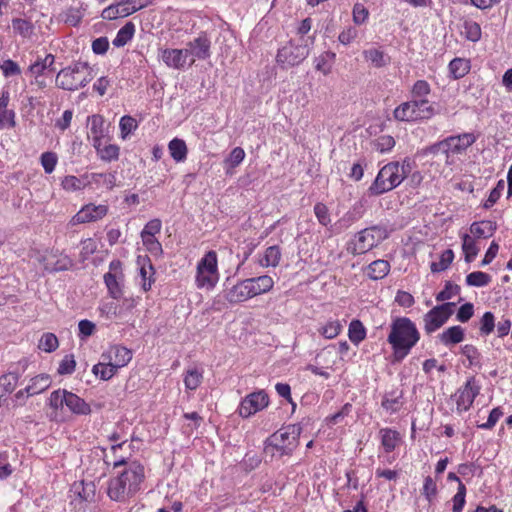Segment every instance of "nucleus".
<instances>
[{
  "label": "nucleus",
  "instance_id": "obj_1",
  "mask_svg": "<svg viewBox=\"0 0 512 512\" xmlns=\"http://www.w3.org/2000/svg\"><path fill=\"white\" fill-rule=\"evenodd\" d=\"M126 465L122 472L109 481L108 496L111 500L124 502L140 489L144 479V467L136 462L126 463L123 459L114 463V468Z\"/></svg>",
  "mask_w": 512,
  "mask_h": 512
},
{
  "label": "nucleus",
  "instance_id": "obj_2",
  "mask_svg": "<svg viewBox=\"0 0 512 512\" xmlns=\"http://www.w3.org/2000/svg\"><path fill=\"white\" fill-rule=\"evenodd\" d=\"M420 339L416 325L406 317L396 318L391 326L387 341L392 346L393 357L401 361Z\"/></svg>",
  "mask_w": 512,
  "mask_h": 512
},
{
  "label": "nucleus",
  "instance_id": "obj_3",
  "mask_svg": "<svg viewBox=\"0 0 512 512\" xmlns=\"http://www.w3.org/2000/svg\"><path fill=\"white\" fill-rule=\"evenodd\" d=\"M411 170V162L408 159L384 165L370 185L369 193L377 196L393 190L403 182Z\"/></svg>",
  "mask_w": 512,
  "mask_h": 512
},
{
  "label": "nucleus",
  "instance_id": "obj_4",
  "mask_svg": "<svg viewBox=\"0 0 512 512\" xmlns=\"http://www.w3.org/2000/svg\"><path fill=\"white\" fill-rule=\"evenodd\" d=\"M314 37L291 39L278 49L276 61L283 68H290L302 63L310 54Z\"/></svg>",
  "mask_w": 512,
  "mask_h": 512
},
{
  "label": "nucleus",
  "instance_id": "obj_5",
  "mask_svg": "<svg viewBox=\"0 0 512 512\" xmlns=\"http://www.w3.org/2000/svg\"><path fill=\"white\" fill-rule=\"evenodd\" d=\"M92 72L87 63L77 62L60 70L56 76L57 87L75 91L92 80Z\"/></svg>",
  "mask_w": 512,
  "mask_h": 512
},
{
  "label": "nucleus",
  "instance_id": "obj_6",
  "mask_svg": "<svg viewBox=\"0 0 512 512\" xmlns=\"http://www.w3.org/2000/svg\"><path fill=\"white\" fill-rule=\"evenodd\" d=\"M393 114L398 121H417L430 119L435 115V109L428 99L412 98L396 107Z\"/></svg>",
  "mask_w": 512,
  "mask_h": 512
},
{
  "label": "nucleus",
  "instance_id": "obj_7",
  "mask_svg": "<svg viewBox=\"0 0 512 512\" xmlns=\"http://www.w3.org/2000/svg\"><path fill=\"white\" fill-rule=\"evenodd\" d=\"M388 237L387 230L380 226H372L358 232L351 240L348 251L354 255L364 254Z\"/></svg>",
  "mask_w": 512,
  "mask_h": 512
},
{
  "label": "nucleus",
  "instance_id": "obj_8",
  "mask_svg": "<svg viewBox=\"0 0 512 512\" xmlns=\"http://www.w3.org/2000/svg\"><path fill=\"white\" fill-rule=\"evenodd\" d=\"M218 278L217 254L215 251H209L197 264V287L212 289Z\"/></svg>",
  "mask_w": 512,
  "mask_h": 512
},
{
  "label": "nucleus",
  "instance_id": "obj_9",
  "mask_svg": "<svg viewBox=\"0 0 512 512\" xmlns=\"http://www.w3.org/2000/svg\"><path fill=\"white\" fill-rule=\"evenodd\" d=\"M301 427L290 425L271 435L267 442L281 454L289 455L298 446Z\"/></svg>",
  "mask_w": 512,
  "mask_h": 512
},
{
  "label": "nucleus",
  "instance_id": "obj_10",
  "mask_svg": "<svg viewBox=\"0 0 512 512\" xmlns=\"http://www.w3.org/2000/svg\"><path fill=\"white\" fill-rule=\"evenodd\" d=\"M476 141L472 133H463L458 136H451L431 147V151L441 152L446 156V162L449 163L451 155L461 154Z\"/></svg>",
  "mask_w": 512,
  "mask_h": 512
},
{
  "label": "nucleus",
  "instance_id": "obj_11",
  "mask_svg": "<svg viewBox=\"0 0 512 512\" xmlns=\"http://www.w3.org/2000/svg\"><path fill=\"white\" fill-rule=\"evenodd\" d=\"M454 306L455 303L447 302L428 311L423 317L425 332L431 334L441 328L453 314Z\"/></svg>",
  "mask_w": 512,
  "mask_h": 512
},
{
  "label": "nucleus",
  "instance_id": "obj_12",
  "mask_svg": "<svg viewBox=\"0 0 512 512\" xmlns=\"http://www.w3.org/2000/svg\"><path fill=\"white\" fill-rule=\"evenodd\" d=\"M185 49L189 56V66H192L196 60L210 58L211 40L206 33H200L196 38L187 43Z\"/></svg>",
  "mask_w": 512,
  "mask_h": 512
},
{
  "label": "nucleus",
  "instance_id": "obj_13",
  "mask_svg": "<svg viewBox=\"0 0 512 512\" xmlns=\"http://www.w3.org/2000/svg\"><path fill=\"white\" fill-rule=\"evenodd\" d=\"M479 392L480 386L474 378H470L454 395L457 410L459 412L469 410Z\"/></svg>",
  "mask_w": 512,
  "mask_h": 512
},
{
  "label": "nucleus",
  "instance_id": "obj_14",
  "mask_svg": "<svg viewBox=\"0 0 512 512\" xmlns=\"http://www.w3.org/2000/svg\"><path fill=\"white\" fill-rule=\"evenodd\" d=\"M268 405V395L263 391L253 392L246 396L239 405L238 412L241 417L247 418Z\"/></svg>",
  "mask_w": 512,
  "mask_h": 512
},
{
  "label": "nucleus",
  "instance_id": "obj_15",
  "mask_svg": "<svg viewBox=\"0 0 512 512\" xmlns=\"http://www.w3.org/2000/svg\"><path fill=\"white\" fill-rule=\"evenodd\" d=\"M120 267L121 263L119 261H112L109 265V272L104 275L105 285L110 296L114 299H119L123 294V274Z\"/></svg>",
  "mask_w": 512,
  "mask_h": 512
},
{
  "label": "nucleus",
  "instance_id": "obj_16",
  "mask_svg": "<svg viewBox=\"0 0 512 512\" xmlns=\"http://www.w3.org/2000/svg\"><path fill=\"white\" fill-rule=\"evenodd\" d=\"M108 213V206L105 204L95 205L93 203L83 206L72 218L71 223L73 225L95 222Z\"/></svg>",
  "mask_w": 512,
  "mask_h": 512
},
{
  "label": "nucleus",
  "instance_id": "obj_17",
  "mask_svg": "<svg viewBox=\"0 0 512 512\" xmlns=\"http://www.w3.org/2000/svg\"><path fill=\"white\" fill-rule=\"evenodd\" d=\"M160 57L164 64L175 70H183L189 66V56L185 48H166L160 50Z\"/></svg>",
  "mask_w": 512,
  "mask_h": 512
},
{
  "label": "nucleus",
  "instance_id": "obj_18",
  "mask_svg": "<svg viewBox=\"0 0 512 512\" xmlns=\"http://www.w3.org/2000/svg\"><path fill=\"white\" fill-rule=\"evenodd\" d=\"M101 359L108 365L120 369L125 367L132 359V352L121 345H113L102 353Z\"/></svg>",
  "mask_w": 512,
  "mask_h": 512
},
{
  "label": "nucleus",
  "instance_id": "obj_19",
  "mask_svg": "<svg viewBox=\"0 0 512 512\" xmlns=\"http://www.w3.org/2000/svg\"><path fill=\"white\" fill-rule=\"evenodd\" d=\"M87 123L89 127L88 138L91 139L92 145L105 139L107 128L103 116L99 114L92 115L88 117Z\"/></svg>",
  "mask_w": 512,
  "mask_h": 512
},
{
  "label": "nucleus",
  "instance_id": "obj_20",
  "mask_svg": "<svg viewBox=\"0 0 512 512\" xmlns=\"http://www.w3.org/2000/svg\"><path fill=\"white\" fill-rule=\"evenodd\" d=\"M225 298L232 304L245 302L253 298L247 280L235 284L227 291Z\"/></svg>",
  "mask_w": 512,
  "mask_h": 512
},
{
  "label": "nucleus",
  "instance_id": "obj_21",
  "mask_svg": "<svg viewBox=\"0 0 512 512\" xmlns=\"http://www.w3.org/2000/svg\"><path fill=\"white\" fill-rule=\"evenodd\" d=\"M246 280L249 284V288L253 298L268 293L274 287V280L269 275L248 278Z\"/></svg>",
  "mask_w": 512,
  "mask_h": 512
},
{
  "label": "nucleus",
  "instance_id": "obj_22",
  "mask_svg": "<svg viewBox=\"0 0 512 512\" xmlns=\"http://www.w3.org/2000/svg\"><path fill=\"white\" fill-rule=\"evenodd\" d=\"M67 400V390L58 389L51 393L49 397V406L53 410L50 414V419L54 421H59V410H62L64 406H66Z\"/></svg>",
  "mask_w": 512,
  "mask_h": 512
},
{
  "label": "nucleus",
  "instance_id": "obj_23",
  "mask_svg": "<svg viewBox=\"0 0 512 512\" xmlns=\"http://www.w3.org/2000/svg\"><path fill=\"white\" fill-rule=\"evenodd\" d=\"M438 340L445 346L456 345L464 340V329L461 326H452L437 336Z\"/></svg>",
  "mask_w": 512,
  "mask_h": 512
},
{
  "label": "nucleus",
  "instance_id": "obj_24",
  "mask_svg": "<svg viewBox=\"0 0 512 512\" xmlns=\"http://www.w3.org/2000/svg\"><path fill=\"white\" fill-rule=\"evenodd\" d=\"M88 184L96 185L97 187H104L107 190H112L116 185V173H92L85 177Z\"/></svg>",
  "mask_w": 512,
  "mask_h": 512
},
{
  "label": "nucleus",
  "instance_id": "obj_25",
  "mask_svg": "<svg viewBox=\"0 0 512 512\" xmlns=\"http://www.w3.org/2000/svg\"><path fill=\"white\" fill-rule=\"evenodd\" d=\"M66 407L70 412L77 415H89L91 413L90 405L70 391H67Z\"/></svg>",
  "mask_w": 512,
  "mask_h": 512
},
{
  "label": "nucleus",
  "instance_id": "obj_26",
  "mask_svg": "<svg viewBox=\"0 0 512 512\" xmlns=\"http://www.w3.org/2000/svg\"><path fill=\"white\" fill-rule=\"evenodd\" d=\"M93 147L103 161L111 162L119 157V147L115 144H108L105 139L94 144Z\"/></svg>",
  "mask_w": 512,
  "mask_h": 512
},
{
  "label": "nucleus",
  "instance_id": "obj_27",
  "mask_svg": "<svg viewBox=\"0 0 512 512\" xmlns=\"http://www.w3.org/2000/svg\"><path fill=\"white\" fill-rule=\"evenodd\" d=\"M281 250L279 246L273 245L264 251L263 255L259 257L258 263L261 267H277L281 260Z\"/></svg>",
  "mask_w": 512,
  "mask_h": 512
},
{
  "label": "nucleus",
  "instance_id": "obj_28",
  "mask_svg": "<svg viewBox=\"0 0 512 512\" xmlns=\"http://www.w3.org/2000/svg\"><path fill=\"white\" fill-rule=\"evenodd\" d=\"M367 275L372 280L383 279L390 271V263L384 259H378L367 267Z\"/></svg>",
  "mask_w": 512,
  "mask_h": 512
},
{
  "label": "nucleus",
  "instance_id": "obj_29",
  "mask_svg": "<svg viewBox=\"0 0 512 512\" xmlns=\"http://www.w3.org/2000/svg\"><path fill=\"white\" fill-rule=\"evenodd\" d=\"M51 384L50 377L46 374L38 375L30 380V384L25 388L27 396H33L45 391Z\"/></svg>",
  "mask_w": 512,
  "mask_h": 512
},
{
  "label": "nucleus",
  "instance_id": "obj_30",
  "mask_svg": "<svg viewBox=\"0 0 512 512\" xmlns=\"http://www.w3.org/2000/svg\"><path fill=\"white\" fill-rule=\"evenodd\" d=\"M379 435L381 438V444L384 450L388 453L393 451L400 441V434L396 430L390 428H382L379 431Z\"/></svg>",
  "mask_w": 512,
  "mask_h": 512
},
{
  "label": "nucleus",
  "instance_id": "obj_31",
  "mask_svg": "<svg viewBox=\"0 0 512 512\" xmlns=\"http://www.w3.org/2000/svg\"><path fill=\"white\" fill-rule=\"evenodd\" d=\"M171 157L176 162H183L187 158V145L184 140L179 138L172 139L168 144Z\"/></svg>",
  "mask_w": 512,
  "mask_h": 512
},
{
  "label": "nucleus",
  "instance_id": "obj_32",
  "mask_svg": "<svg viewBox=\"0 0 512 512\" xmlns=\"http://www.w3.org/2000/svg\"><path fill=\"white\" fill-rule=\"evenodd\" d=\"M336 54L326 51L314 59L315 69L327 76L332 71V62L335 60Z\"/></svg>",
  "mask_w": 512,
  "mask_h": 512
},
{
  "label": "nucleus",
  "instance_id": "obj_33",
  "mask_svg": "<svg viewBox=\"0 0 512 512\" xmlns=\"http://www.w3.org/2000/svg\"><path fill=\"white\" fill-rule=\"evenodd\" d=\"M364 59L376 68H381L389 63V57L385 53L376 48H370L363 51Z\"/></svg>",
  "mask_w": 512,
  "mask_h": 512
},
{
  "label": "nucleus",
  "instance_id": "obj_34",
  "mask_svg": "<svg viewBox=\"0 0 512 512\" xmlns=\"http://www.w3.org/2000/svg\"><path fill=\"white\" fill-rule=\"evenodd\" d=\"M55 58L52 54L46 55L43 59L36 60L28 68L31 76L37 78L45 73L54 64Z\"/></svg>",
  "mask_w": 512,
  "mask_h": 512
},
{
  "label": "nucleus",
  "instance_id": "obj_35",
  "mask_svg": "<svg viewBox=\"0 0 512 512\" xmlns=\"http://www.w3.org/2000/svg\"><path fill=\"white\" fill-rule=\"evenodd\" d=\"M343 329V325L340 320H329L326 323L322 324L318 328V332L326 339H334L336 338Z\"/></svg>",
  "mask_w": 512,
  "mask_h": 512
},
{
  "label": "nucleus",
  "instance_id": "obj_36",
  "mask_svg": "<svg viewBox=\"0 0 512 512\" xmlns=\"http://www.w3.org/2000/svg\"><path fill=\"white\" fill-rule=\"evenodd\" d=\"M134 33H135V25L132 22H127L117 32L116 37L112 41L113 45L115 47L125 46L132 39Z\"/></svg>",
  "mask_w": 512,
  "mask_h": 512
},
{
  "label": "nucleus",
  "instance_id": "obj_37",
  "mask_svg": "<svg viewBox=\"0 0 512 512\" xmlns=\"http://www.w3.org/2000/svg\"><path fill=\"white\" fill-rule=\"evenodd\" d=\"M496 227L491 221L474 222L470 232L477 238H488L493 235Z\"/></svg>",
  "mask_w": 512,
  "mask_h": 512
},
{
  "label": "nucleus",
  "instance_id": "obj_38",
  "mask_svg": "<svg viewBox=\"0 0 512 512\" xmlns=\"http://www.w3.org/2000/svg\"><path fill=\"white\" fill-rule=\"evenodd\" d=\"M462 250L465 254V260L467 262H472L479 252V247L477 246L476 241L473 239L472 236L468 234H463Z\"/></svg>",
  "mask_w": 512,
  "mask_h": 512
},
{
  "label": "nucleus",
  "instance_id": "obj_39",
  "mask_svg": "<svg viewBox=\"0 0 512 512\" xmlns=\"http://www.w3.org/2000/svg\"><path fill=\"white\" fill-rule=\"evenodd\" d=\"M118 369L116 367L108 365L106 361H101L94 365L92 368V373L99 377L101 380H109L111 379L116 373Z\"/></svg>",
  "mask_w": 512,
  "mask_h": 512
},
{
  "label": "nucleus",
  "instance_id": "obj_40",
  "mask_svg": "<svg viewBox=\"0 0 512 512\" xmlns=\"http://www.w3.org/2000/svg\"><path fill=\"white\" fill-rule=\"evenodd\" d=\"M469 70V62L462 58H455L449 64V71L455 79L464 77Z\"/></svg>",
  "mask_w": 512,
  "mask_h": 512
},
{
  "label": "nucleus",
  "instance_id": "obj_41",
  "mask_svg": "<svg viewBox=\"0 0 512 512\" xmlns=\"http://www.w3.org/2000/svg\"><path fill=\"white\" fill-rule=\"evenodd\" d=\"M348 336L351 342L358 344L366 337V330L361 321L352 320L349 324Z\"/></svg>",
  "mask_w": 512,
  "mask_h": 512
},
{
  "label": "nucleus",
  "instance_id": "obj_42",
  "mask_svg": "<svg viewBox=\"0 0 512 512\" xmlns=\"http://www.w3.org/2000/svg\"><path fill=\"white\" fill-rule=\"evenodd\" d=\"M491 280V276L482 271L471 272L466 276V284L472 287H485Z\"/></svg>",
  "mask_w": 512,
  "mask_h": 512
},
{
  "label": "nucleus",
  "instance_id": "obj_43",
  "mask_svg": "<svg viewBox=\"0 0 512 512\" xmlns=\"http://www.w3.org/2000/svg\"><path fill=\"white\" fill-rule=\"evenodd\" d=\"M203 374L202 371L197 368H192L187 370L184 376V384L185 387L189 390L197 389L202 383Z\"/></svg>",
  "mask_w": 512,
  "mask_h": 512
},
{
  "label": "nucleus",
  "instance_id": "obj_44",
  "mask_svg": "<svg viewBox=\"0 0 512 512\" xmlns=\"http://www.w3.org/2000/svg\"><path fill=\"white\" fill-rule=\"evenodd\" d=\"M18 375L16 373H8L0 377V391L3 396L14 391L18 383Z\"/></svg>",
  "mask_w": 512,
  "mask_h": 512
},
{
  "label": "nucleus",
  "instance_id": "obj_45",
  "mask_svg": "<svg viewBox=\"0 0 512 512\" xmlns=\"http://www.w3.org/2000/svg\"><path fill=\"white\" fill-rule=\"evenodd\" d=\"M462 34L470 41L476 42L481 38V27L475 21H465Z\"/></svg>",
  "mask_w": 512,
  "mask_h": 512
},
{
  "label": "nucleus",
  "instance_id": "obj_46",
  "mask_svg": "<svg viewBox=\"0 0 512 512\" xmlns=\"http://www.w3.org/2000/svg\"><path fill=\"white\" fill-rule=\"evenodd\" d=\"M462 354L468 360V367H481V356L478 349L470 344L462 347Z\"/></svg>",
  "mask_w": 512,
  "mask_h": 512
},
{
  "label": "nucleus",
  "instance_id": "obj_47",
  "mask_svg": "<svg viewBox=\"0 0 512 512\" xmlns=\"http://www.w3.org/2000/svg\"><path fill=\"white\" fill-rule=\"evenodd\" d=\"M454 259V253L451 249H447L442 252L440 255V259L438 262H433L431 264V271L432 272H441L446 270L449 265L452 263Z\"/></svg>",
  "mask_w": 512,
  "mask_h": 512
},
{
  "label": "nucleus",
  "instance_id": "obj_48",
  "mask_svg": "<svg viewBox=\"0 0 512 512\" xmlns=\"http://www.w3.org/2000/svg\"><path fill=\"white\" fill-rule=\"evenodd\" d=\"M121 138L126 139L133 131L138 127L137 121L129 115H125L120 119L119 122Z\"/></svg>",
  "mask_w": 512,
  "mask_h": 512
},
{
  "label": "nucleus",
  "instance_id": "obj_49",
  "mask_svg": "<svg viewBox=\"0 0 512 512\" xmlns=\"http://www.w3.org/2000/svg\"><path fill=\"white\" fill-rule=\"evenodd\" d=\"M431 92L429 83L425 80H418L414 83L411 89V95L414 99H427Z\"/></svg>",
  "mask_w": 512,
  "mask_h": 512
},
{
  "label": "nucleus",
  "instance_id": "obj_50",
  "mask_svg": "<svg viewBox=\"0 0 512 512\" xmlns=\"http://www.w3.org/2000/svg\"><path fill=\"white\" fill-rule=\"evenodd\" d=\"M88 183L77 178L76 176L68 175L62 180V187L68 192H74L83 189Z\"/></svg>",
  "mask_w": 512,
  "mask_h": 512
},
{
  "label": "nucleus",
  "instance_id": "obj_51",
  "mask_svg": "<svg viewBox=\"0 0 512 512\" xmlns=\"http://www.w3.org/2000/svg\"><path fill=\"white\" fill-rule=\"evenodd\" d=\"M459 293H460V286L457 284H453L450 281H447L445 283L444 289L436 295V300L439 302H443V301L453 298L454 296L458 295Z\"/></svg>",
  "mask_w": 512,
  "mask_h": 512
},
{
  "label": "nucleus",
  "instance_id": "obj_52",
  "mask_svg": "<svg viewBox=\"0 0 512 512\" xmlns=\"http://www.w3.org/2000/svg\"><path fill=\"white\" fill-rule=\"evenodd\" d=\"M58 339L53 333H45L38 344L39 349L45 352H53L58 348Z\"/></svg>",
  "mask_w": 512,
  "mask_h": 512
},
{
  "label": "nucleus",
  "instance_id": "obj_53",
  "mask_svg": "<svg viewBox=\"0 0 512 512\" xmlns=\"http://www.w3.org/2000/svg\"><path fill=\"white\" fill-rule=\"evenodd\" d=\"M12 27L14 31L23 37H29L33 32V25L25 19L16 18L12 20Z\"/></svg>",
  "mask_w": 512,
  "mask_h": 512
},
{
  "label": "nucleus",
  "instance_id": "obj_54",
  "mask_svg": "<svg viewBox=\"0 0 512 512\" xmlns=\"http://www.w3.org/2000/svg\"><path fill=\"white\" fill-rule=\"evenodd\" d=\"M83 18L80 8L70 7L63 13V21L71 26H77Z\"/></svg>",
  "mask_w": 512,
  "mask_h": 512
},
{
  "label": "nucleus",
  "instance_id": "obj_55",
  "mask_svg": "<svg viewBox=\"0 0 512 512\" xmlns=\"http://www.w3.org/2000/svg\"><path fill=\"white\" fill-rule=\"evenodd\" d=\"M465 497H466V487L465 485L460 482V485L458 486L457 493L454 495L452 502V512H462L464 505H465Z\"/></svg>",
  "mask_w": 512,
  "mask_h": 512
},
{
  "label": "nucleus",
  "instance_id": "obj_56",
  "mask_svg": "<svg viewBox=\"0 0 512 512\" xmlns=\"http://www.w3.org/2000/svg\"><path fill=\"white\" fill-rule=\"evenodd\" d=\"M245 158V151L241 147H235L225 159V165L229 168L237 167Z\"/></svg>",
  "mask_w": 512,
  "mask_h": 512
},
{
  "label": "nucleus",
  "instance_id": "obj_57",
  "mask_svg": "<svg viewBox=\"0 0 512 512\" xmlns=\"http://www.w3.org/2000/svg\"><path fill=\"white\" fill-rule=\"evenodd\" d=\"M395 146V140L390 135H382L374 142V147L377 151L385 153L390 151Z\"/></svg>",
  "mask_w": 512,
  "mask_h": 512
},
{
  "label": "nucleus",
  "instance_id": "obj_58",
  "mask_svg": "<svg viewBox=\"0 0 512 512\" xmlns=\"http://www.w3.org/2000/svg\"><path fill=\"white\" fill-rule=\"evenodd\" d=\"M72 491L77 493L81 500H89L91 496L94 494L93 485L92 484H84V482L74 483L72 486Z\"/></svg>",
  "mask_w": 512,
  "mask_h": 512
},
{
  "label": "nucleus",
  "instance_id": "obj_59",
  "mask_svg": "<svg viewBox=\"0 0 512 512\" xmlns=\"http://www.w3.org/2000/svg\"><path fill=\"white\" fill-rule=\"evenodd\" d=\"M495 327V318L492 312H485L480 320V332L489 335Z\"/></svg>",
  "mask_w": 512,
  "mask_h": 512
},
{
  "label": "nucleus",
  "instance_id": "obj_60",
  "mask_svg": "<svg viewBox=\"0 0 512 512\" xmlns=\"http://www.w3.org/2000/svg\"><path fill=\"white\" fill-rule=\"evenodd\" d=\"M314 213L319 223L323 226H328L331 222L329 210L323 203H316L314 206Z\"/></svg>",
  "mask_w": 512,
  "mask_h": 512
},
{
  "label": "nucleus",
  "instance_id": "obj_61",
  "mask_svg": "<svg viewBox=\"0 0 512 512\" xmlns=\"http://www.w3.org/2000/svg\"><path fill=\"white\" fill-rule=\"evenodd\" d=\"M422 494L425 496L429 503L433 501L437 494V485L430 476H427L424 480Z\"/></svg>",
  "mask_w": 512,
  "mask_h": 512
},
{
  "label": "nucleus",
  "instance_id": "obj_62",
  "mask_svg": "<svg viewBox=\"0 0 512 512\" xmlns=\"http://www.w3.org/2000/svg\"><path fill=\"white\" fill-rule=\"evenodd\" d=\"M153 275V267L151 264L146 266H142L140 268V276H141V286L144 291H148L151 289L152 283L154 282V279L152 278Z\"/></svg>",
  "mask_w": 512,
  "mask_h": 512
},
{
  "label": "nucleus",
  "instance_id": "obj_63",
  "mask_svg": "<svg viewBox=\"0 0 512 512\" xmlns=\"http://www.w3.org/2000/svg\"><path fill=\"white\" fill-rule=\"evenodd\" d=\"M352 14L354 23L357 25H361L367 20L369 16V11L367 10V8H365L363 4L356 3L353 7Z\"/></svg>",
  "mask_w": 512,
  "mask_h": 512
},
{
  "label": "nucleus",
  "instance_id": "obj_64",
  "mask_svg": "<svg viewBox=\"0 0 512 512\" xmlns=\"http://www.w3.org/2000/svg\"><path fill=\"white\" fill-rule=\"evenodd\" d=\"M141 238L143 245L151 254L159 255L162 253L161 243L155 237L141 236Z\"/></svg>",
  "mask_w": 512,
  "mask_h": 512
}]
</instances>
